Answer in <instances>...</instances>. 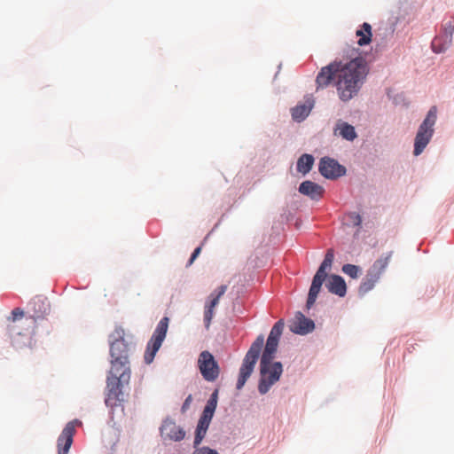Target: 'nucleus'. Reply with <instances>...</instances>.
<instances>
[{
  "mask_svg": "<svg viewBox=\"0 0 454 454\" xmlns=\"http://www.w3.org/2000/svg\"><path fill=\"white\" fill-rule=\"evenodd\" d=\"M367 73L364 58H355L346 64L334 61L321 68L316 82L319 89L334 82L340 99L346 102L358 93Z\"/></svg>",
  "mask_w": 454,
  "mask_h": 454,
  "instance_id": "nucleus-1",
  "label": "nucleus"
},
{
  "mask_svg": "<svg viewBox=\"0 0 454 454\" xmlns=\"http://www.w3.org/2000/svg\"><path fill=\"white\" fill-rule=\"evenodd\" d=\"M111 369L106 379L107 393L105 403L106 406L114 408L125 401L124 390L130 380L129 362V348L123 339L111 343Z\"/></svg>",
  "mask_w": 454,
  "mask_h": 454,
  "instance_id": "nucleus-2",
  "label": "nucleus"
},
{
  "mask_svg": "<svg viewBox=\"0 0 454 454\" xmlns=\"http://www.w3.org/2000/svg\"><path fill=\"white\" fill-rule=\"evenodd\" d=\"M333 259V250L328 249L325 255L324 261L313 277L307 299L308 309H310L314 305L321 290V286L325 280V286L330 293L340 297L345 296L347 292V286L344 279L339 275H331L328 277L327 271L331 270Z\"/></svg>",
  "mask_w": 454,
  "mask_h": 454,
  "instance_id": "nucleus-3",
  "label": "nucleus"
},
{
  "mask_svg": "<svg viewBox=\"0 0 454 454\" xmlns=\"http://www.w3.org/2000/svg\"><path fill=\"white\" fill-rule=\"evenodd\" d=\"M264 343V337L260 334L256 340L252 343L248 351L247 352L241 367L239 369V378L237 381V389L240 390L246 384L248 378L251 376L254 365L259 358L262 348Z\"/></svg>",
  "mask_w": 454,
  "mask_h": 454,
  "instance_id": "nucleus-4",
  "label": "nucleus"
},
{
  "mask_svg": "<svg viewBox=\"0 0 454 454\" xmlns=\"http://www.w3.org/2000/svg\"><path fill=\"white\" fill-rule=\"evenodd\" d=\"M274 355L275 354H271L264 363L262 362V356L261 357V379L258 385V390L262 395L266 394L270 390V387L278 381L283 372V366L280 362L272 363Z\"/></svg>",
  "mask_w": 454,
  "mask_h": 454,
  "instance_id": "nucleus-5",
  "label": "nucleus"
},
{
  "mask_svg": "<svg viewBox=\"0 0 454 454\" xmlns=\"http://www.w3.org/2000/svg\"><path fill=\"white\" fill-rule=\"evenodd\" d=\"M436 114V106H432L429 109L425 120L420 124L414 142L413 153L415 156L419 155L430 142L434 134V125L435 124L437 118Z\"/></svg>",
  "mask_w": 454,
  "mask_h": 454,
  "instance_id": "nucleus-6",
  "label": "nucleus"
},
{
  "mask_svg": "<svg viewBox=\"0 0 454 454\" xmlns=\"http://www.w3.org/2000/svg\"><path fill=\"white\" fill-rule=\"evenodd\" d=\"M168 322L169 319L168 317H162L158 323L152 338L148 341L144 356L145 362L147 364L153 361L156 353L160 349L164 339L166 338L168 328Z\"/></svg>",
  "mask_w": 454,
  "mask_h": 454,
  "instance_id": "nucleus-7",
  "label": "nucleus"
},
{
  "mask_svg": "<svg viewBox=\"0 0 454 454\" xmlns=\"http://www.w3.org/2000/svg\"><path fill=\"white\" fill-rule=\"evenodd\" d=\"M391 256L392 252L388 253L385 257H381L374 262L359 286L360 294H366L374 287L387 267Z\"/></svg>",
  "mask_w": 454,
  "mask_h": 454,
  "instance_id": "nucleus-8",
  "label": "nucleus"
},
{
  "mask_svg": "<svg viewBox=\"0 0 454 454\" xmlns=\"http://www.w3.org/2000/svg\"><path fill=\"white\" fill-rule=\"evenodd\" d=\"M200 372L207 381H215L219 374L220 368L213 355L207 351H202L198 359Z\"/></svg>",
  "mask_w": 454,
  "mask_h": 454,
  "instance_id": "nucleus-9",
  "label": "nucleus"
},
{
  "mask_svg": "<svg viewBox=\"0 0 454 454\" xmlns=\"http://www.w3.org/2000/svg\"><path fill=\"white\" fill-rule=\"evenodd\" d=\"M318 170L327 179H336L346 174L344 166L330 157H324L320 160Z\"/></svg>",
  "mask_w": 454,
  "mask_h": 454,
  "instance_id": "nucleus-10",
  "label": "nucleus"
},
{
  "mask_svg": "<svg viewBox=\"0 0 454 454\" xmlns=\"http://www.w3.org/2000/svg\"><path fill=\"white\" fill-rule=\"evenodd\" d=\"M284 321L282 319L278 320L270 330L269 337L267 339L266 346L262 352V362L268 359L271 354H275L278 346V340L280 336L282 335L284 330Z\"/></svg>",
  "mask_w": 454,
  "mask_h": 454,
  "instance_id": "nucleus-11",
  "label": "nucleus"
},
{
  "mask_svg": "<svg viewBox=\"0 0 454 454\" xmlns=\"http://www.w3.org/2000/svg\"><path fill=\"white\" fill-rule=\"evenodd\" d=\"M160 436L164 441L179 442L185 437V431L175 420L166 419L160 428Z\"/></svg>",
  "mask_w": 454,
  "mask_h": 454,
  "instance_id": "nucleus-12",
  "label": "nucleus"
},
{
  "mask_svg": "<svg viewBox=\"0 0 454 454\" xmlns=\"http://www.w3.org/2000/svg\"><path fill=\"white\" fill-rule=\"evenodd\" d=\"M78 419L68 422L58 438L59 454H67L73 443V437L75 433V427L81 425Z\"/></svg>",
  "mask_w": 454,
  "mask_h": 454,
  "instance_id": "nucleus-13",
  "label": "nucleus"
},
{
  "mask_svg": "<svg viewBox=\"0 0 454 454\" xmlns=\"http://www.w3.org/2000/svg\"><path fill=\"white\" fill-rule=\"evenodd\" d=\"M227 286L222 285L209 295V301L205 304L204 308V322L207 329L209 328L214 317V309L216 307L220 298L225 294Z\"/></svg>",
  "mask_w": 454,
  "mask_h": 454,
  "instance_id": "nucleus-14",
  "label": "nucleus"
},
{
  "mask_svg": "<svg viewBox=\"0 0 454 454\" xmlns=\"http://www.w3.org/2000/svg\"><path fill=\"white\" fill-rule=\"evenodd\" d=\"M290 330L300 335H305L315 329L314 321L306 317L301 312H296L289 325Z\"/></svg>",
  "mask_w": 454,
  "mask_h": 454,
  "instance_id": "nucleus-15",
  "label": "nucleus"
},
{
  "mask_svg": "<svg viewBox=\"0 0 454 454\" xmlns=\"http://www.w3.org/2000/svg\"><path fill=\"white\" fill-rule=\"evenodd\" d=\"M299 192L309 197L311 200H318L323 197L325 189L323 186L307 180L300 184Z\"/></svg>",
  "mask_w": 454,
  "mask_h": 454,
  "instance_id": "nucleus-16",
  "label": "nucleus"
},
{
  "mask_svg": "<svg viewBox=\"0 0 454 454\" xmlns=\"http://www.w3.org/2000/svg\"><path fill=\"white\" fill-rule=\"evenodd\" d=\"M313 107V101L308 99L306 103L297 105L294 108H292V117L296 121H303L310 113Z\"/></svg>",
  "mask_w": 454,
  "mask_h": 454,
  "instance_id": "nucleus-17",
  "label": "nucleus"
},
{
  "mask_svg": "<svg viewBox=\"0 0 454 454\" xmlns=\"http://www.w3.org/2000/svg\"><path fill=\"white\" fill-rule=\"evenodd\" d=\"M356 35L358 37L357 43L360 46L367 45L372 41V26L364 22L359 29L356 31Z\"/></svg>",
  "mask_w": 454,
  "mask_h": 454,
  "instance_id": "nucleus-18",
  "label": "nucleus"
},
{
  "mask_svg": "<svg viewBox=\"0 0 454 454\" xmlns=\"http://www.w3.org/2000/svg\"><path fill=\"white\" fill-rule=\"evenodd\" d=\"M339 131V134L341 137L348 141H353L356 137V132L355 128L344 121H339L335 128V132Z\"/></svg>",
  "mask_w": 454,
  "mask_h": 454,
  "instance_id": "nucleus-19",
  "label": "nucleus"
},
{
  "mask_svg": "<svg viewBox=\"0 0 454 454\" xmlns=\"http://www.w3.org/2000/svg\"><path fill=\"white\" fill-rule=\"evenodd\" d=\"M34 311V317H42L48 310V304L41 297L34 298L29 304Z\"/></svg>",
  "mask_w": 454,
  "mask_h": 454,
  "instance_id": "nucleus-20",
  "label": "nucleus"
},
{
  "mask_svg": "<svg viewBox=\"0 0 454 454\" xmlns=\"http://www.w3.org/2000/svg\"><path fill=\"white\" fill-rule=\"evenodd\" d=\"M314 164V158L310 154H302L297 161V170L303 175L309 173Z\"/></svg>",
  "mask_w": 454,
  "mask_h": 454,
  "instance_id": "nucleus-21",
  "label": "nucleus"
},
{
  "mask_svg": "<svg viewBox=\"0 0 454 454\" xmlns=\"http://www.w3.org/2000/svg\"><path fill=\"white\" fill-rule=\"evenodd\" d=\"M451 43H447L444 35L435 37L432 42V50L435 53H442L447 50Z\"/></svg>",
  "mask_w": 454,
  "mask_h": 454,
  "instance_id": "nucleus-22",
  "label": "nucleus"
},
{
  "mask_svg": "<svg viewBox=\"0 0 454 454\" xmlns=\"http://www.w3.org/2000/svg\"><path fill=\"white\" fill-rule=\"evenodd\" d=\"M454 32V18H451L450 20L446 21L443 25V35L444 37L447 38V43H451L452 35Z\"/></svg>",
  "mask_w": 454,
  "mask_h": 454,
  "instance_id": "nucleus-23",
  "label": "nucleus"
},
{
  "mask_svg": "<svg viewBox=\"0 0 454 454\" xmlns=\"http://www.w3.org/2000/svg\"><path fill=\"white\" fill-rule=\"evenodd\" d=\"M342 271L352 278H356L359 275L360 269L354 264H345L342 266Z\"/></svg>",
  "mask_w": 454,
  "mask_h": 454,
  "instance_id": "nucleus-24",
  "label": "nucleus"
},
{
  "mask_svg": "<svg viewBox=\"0 0 454 454\" xmlns=\"http://www.w3.org/2000/svg\"><path fill=\"white\" fill-rule=\"evenodd\" d=\"M207 433L206 429H202L200 427L196 428V434L194 438V446H198L202 442L203 438L205 437Z\"/></svg>",
  "mask_w": 454,
  "mask_h": 454,
  "instance_id": "nucleus-25",
  "label": "nucleus"
},
{
  "mask_svg": "<svg viewBox=\"0 0 454 454\" xmlns=\"http://www.w3.org/2000/svg\"><path fill=\"white\" fill-rule=\"evenodd\" d=\"M348 220L353 223L355 226H360L362 223V217L359 214L356 212L349 213L348 215Z\"/></svg>",
  "mask_w": 454,
  "mask_h": 454,
  "instance_id": "nucleus-26",
  "label": "nucleus"
},
{
  "mask_svg": "<svg viewBox=\"0 0 454 454\" xmlns=\"http://www.w3.org/2000/svg\"><path fill=\"white\" fill-rule=\"evenodd\" d=\"M218 390H215L207 403V407L215 409L217 405Z\"/></svg>",
  "mask_w": 454,
  "mask_h": 454,
  "instance_id": "nucleus-27",
  "label": "nucleus"
},
{
  "mask_svg": "<svg viewBox=\"0 0 454 454\" xmlns=\"http://www.w3.org/2000/svg\"><path fill=\"white\" fill-rule=\"evenodd\" d=\"M23 316L24 311L20 308H16L12 311V319L13 322L19 318H21Z\"/></svg>",
  "mask_w": 454,
  "mask_h": 454,
  "instance_id": "nucleus-28",
  "label": "nucleus"
},
{
  "mask_svg": "<svg viewBox=\"0 0 454 454\" xmlns=\"http://www.w3.org/2000/svg\"><path fill=\"white\" fill-rule=\"evenodd\" d=\"M192 401V395H189L186 397V399L184 400V403H183V405H182V408H181L182 412H184H184L189 409V407H190V405H191Z\"/></svg>",
  "mask_w": 454,
  "mask_h": 454,
  "instance_id": "nucleus-29",
  "label": "nucleus"
},
{
  "mask_svg": "<svg viewBox=\"0 0 454 454\" xmlns=\"http://www.w3.org/2000/svg\"><path fill=\"white\" fill-rule=\"evenodd\" d=\"M200 252H201L200 247H198L197 248H195V250L193 251V253L191 255L188 265H192L195 259L200 255Z\"/></svg>",
  "mask_w": 454,
  "mask_h": 454,
  "instance_id": "nucleus-30",
  "label": "nucleus"
},
{
  "mask_svg": "<svg viewBox=\"0 0 454 454\" xmlns=\"http://www.w3.org/2000/svg\"><path fill=\"white\" fill-rule=\"evenodd\" d=\"M215 411V409H214V408L205 406L202 414L207 415V417H209V418H213Z\"/></svg>",
  "mask_w": 454,
  "mask_h": 454,
  "instance_id": "nucleus-31",
  "label": "nucleus"
},
{
  "mask_svg": "<svg viewBox=\"0 0 454 454\" xmlns=\"http://www.w3.org/2000/svg\"><path fill=\"white\" fill-rule=\"evenodd\" d=\"M208 427H209V424L203 422L201 420H199L197 427L207 430Z\"/></svg>",
  "mask_w": 454,
  "mask_h": 454,
  "instance_id": "nucleus-32",
  "label": "nucleus"
},
{
  "mask_svg": "<svg viewBox=\"0 0 454 454\" xmlns=\"http://www.w3.org/2000/svg\"><path fill=\"white\" fill-rule=\"evenodd\" d=\"M211 419H212V418H209V417H207V415H203V414H202V415H201V417L200 418V420H201V421H203V422H206V423H207V424H210Z\"/></svg>",
  "mask_w": 454,
  "mask_h": 454,
  "instance_id": "nucleus-33",
  "label": "nucleus"
},
{
  "mask_svg": "<svg viewBox=\"0 0 454 454\" xmlns=\"http://www.w3.org/2000/svg\"><path fill=\"white\" fill-rule=\"evenodd\" d=\"M211 419H212V418H209V417H207V415H203V414H202V415H201V417L200 418V420H201V421H203V422H206V423H207V424H210Z\"/></svg>",
  "mask_w": 454,
  "mask_h": 454,
  "instance_id": "nucleus-34",
  "label": "nucleus"
}]
</instances>
